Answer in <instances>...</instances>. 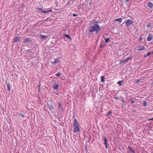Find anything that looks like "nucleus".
I'll use <instances>...</instances> for the list:
<instances>
[{
  "instance_id": "39448f33",
  "label": "nucleus",
  "mask_w": 153,
  "mask_h": 153,
  "mask_svg": "<svg viewBox=\"0 0 153 153\" xmlns=\"http://www.w3.org/2000/svg\"><path fill=\"white\" fill-rule=\"evenodd\" d=\"M144 48L145 47L144 46L139 45L135 49L137 51H140L144 49Z\"/></svg>"
},
{
  "instance_id": "6e6552de",
  "label": "nucleus",
  "mask_w": 153,
  "mask_h": 153,
  "mask_svg": "<svg viewBox=\"0 0 153 153\" xmlns=\"http://www.w3.org/2000/svg\"><path fill=\"white\" fill-rule=\"evenodd\" d=\"M59 108L62 111H64V110L63 108V104H62L60 103H58Z\"/></svg>"
},
{
  "instance_id": "6ab92c4d",
  "label": "nucleus",
  "mask_w": 153,
  "mask_h": 153,
  "mask_svg": "<svg viewBox=\"0 0 153 153\" xmlns=\"http://www.w3.org/2000/svg\"><path fill=\"white\" fill-rule=\"evenodd\" d=\"M59 61V58H57L56 59H55L53 62L55 64H56L58 63Z\"/></svg>"
},
{
  "instance_id": "0eeeda50",
  "label": "nucleus",
  "mask_w": 153,
  "mask_h": 153,
  "mask_svg": "<svg viewBox=\"0 0 153 153\" xmlns=\"http://www.w3.org/2000/svg\"><path fill=\"white\" fill-rule=\"evenodd\" d=\"M31 41V38H28L24 40L23 43H27Z\"/></svg>"
},
{
  "instance_id": "c85d7f7f",
  "label": "nucleus",
  "mask_w": 153,
  "mask_h": 153,
  "mask_svg": "<svg viewBox=\"0 0 153 153\" xmlns=\"http://www.w3.org/2000/svg\"><path fill=\"white\" fill-rule=\"evenodd\" d=\"M104 43H101L100 45V47L102 48L104 47Z\"/></svg>"
},
{
  "instance_id": "a211bd4d",
  "label": "nucleus",
  "mask_w": 153,
  "mask_h": 153,
  "mask_svg": "<svg viewBox=\"0 0 153 153\" xmlns=\"http://www.w3.org/2000/svg\"><path fill=\"white\" fill-rule=\"evenodd\" d=\"M6 83L7 84V87L8 88V91H10V84L9 83H7V82H6Z\"/></svg>"
},
{
  "instance_id": "20e7f679",
  "label": "nucleus",
  "mask_w": 153,
  "mask_h": 153,
  "mask_svg": "<svg viewBox=\"0 0 153 153\" xmlns=\"http://www.w3.org/2000/svg\"><path fill=\"white\" fill-rule=\"evenodd\" d=\"M36 9H37L40 12H42L43 14H45L48 12L51 11H52V10H44L42 8H39L38 7H37L36 8Z\"/></svg>"
},
{
  "instance_id": "e433bc0d",
  "label": "nucleus",
  "mask_w": 153,
  "mask_h": 153,
  "mask_svg": "<svg viewBox=\"0 0 153 153\" xmlns=\"http://www.w3.org/2000/svg\"><path fill=\"white\" fill-rule=\"evenodd\" d=\"M40 85H41V84H40V82L39 83V87H40Z\"/></svg>"
},
{
  "instance_id": "c756f323",
  "label": "nucleus",
  "mask_w": 153,
  "mask_h": 153,
  "mask_svg": "<svg viewBox=\"0 0 153 153\" xmlns=\"http://www.w3.org/2000/svg\"><path fill=\"white\" fill-rule=\"evenodd\" d=\"M130 100L131 101V103H134V100L132 99V98H131Z\"/></svg>"
},
{
  "instance_id": "ea45409f",
  "label": "nucleus",
  "mask_w": 153,
  "mask_h": 153,
  "mask_svg": "<svg viewBox=\"0 0 153 153\" xmlns=\"http://www.w3.org/2000/svg\"><path fill=\"white\" fill-rule=\"evenodd\" d=\"M70 2H68L67 3L68 4H69Z\"/></svg>"
},
{
  "instance_id": "4468645a",
  "label": "nucleus",
  "mask_w": 153,
  "mask_h": 153,
  "mask_svg": "<svg viewBox=\"0 0 153 153\" xmlns=\"http://www.w3.org/2000/svg\"><path fill=\"white\" fill-rule=\"evenodd\" d=\"M64 36H65L68 39H70V40L72 39L68 35L65 34Z\"/></svg>"
},
{
  "instance_id": "58836bf2",
  "label": "nucleus",
  "mask_w": 153,
  "mask_h": 153,
  "mask_svg": "<svg viewBox=\"0 0 153 153\" xmlns=\"http://www.w3.org/2000/svg\"><path fill=\"white\" fill-rule=\"evenodd\" d=\"M142 39V38H141L139 40L140 41H141Z\"/></svg>"
},
{
  "instance_id": "b1692460",
  "label": "nucleus",
  "mask_w": 153,
  "mask_h": 153,
  "mask_svg": "<svg viewBox=\"0 0 153 153\" xmlns=\"http://www.w3.org/2000/svg\"><path fill=\"white\" fill-rule=\"evenodd\" d=\"M143 106L146 107V101H143Z\"/></svg>"
},
{
  "instance_id": "5701e85b",
  "label": "nucleus",
  "mask_w": 153,
  "mask_h": 153,
  "mask_svg": "<svg viewBox=\"0 0 153 153\" xmlns=\"http://www.w3.org/2000/svg\"><path fill=\"white\" fill-rule=\"evenodd\" d=\"M123 80L119 81L117 82V84L118 85H121V84H122V83L123 82Z\"/></svg>"
},
{
  "instance_id": "aec40b11",
  "label": "nucleus",
  "mask_w": 153,
  "mask_h": 153,
  "mask_svg": "<svg viewBox=\"0 0 153 153\" xmlns=\"http://www.w3.org/2000/svg\"><path fill=\"white\" fill-rule=\"evenodd\" d=\"M103 138L104 139V144H107V140L106 137H103Z\"/></svg>"
},
{
  "instance_id": "f8f14e48",
  "label": "nucleus",
  "mask_w": 153,
  "mask_h": 153,
  "mask_svg": "<svg viewBox=\"0 0 153 153\" xmlns=\"http://www.w3.org/2000/svg\"><path fill=\"white\" fill-rule=\"evenodd\" d=\"M20 39H21L20 37H18V36L16 37L14 41L13 42H18L19 41Z\"/></svg>"
},
{
  "instance_id": "9d476101",
  "label": "nucleus",
  "mask_w": 153,
  "mask_h": 153,
  "mask_svg": "<svg viewBox=\"0 0 153 153\" xmlns=\"http://www.w3.org/2000/svg\"><path fill=\"white\" fill-rule=\"evenodd\" d=\"M59 87V85L58 84H54L52 85V88L55 90H57Z\"/></svg>"
},
{
  "instance_id": "a878e982",
  "label": "nucleus",
  "mask_w": 153,
  "mask_h": 153,
  "mask_svg": "<svg viewBox=\"0 0 153 153\" xmlns=\"http://www.w3.org/2000/svg\"><path fill=\"white\" fill-rule=\"evenodd\" d=\"M150 54V52H148L147 55H145V57H146L147 56H148Z\"/></svg>"
},
{
  "instance_id": "a19ab883",
  "label": "nucleus",
  "mask_w": 153,
  "mask_h": 153,
  "mask_svg": "<svg viewBox=\"0 0 153 153\" xmlns=\"http://www.w3.org/2000/svg\"><path fill=\"white\" fill-rule=\"evenodd\" d=\"M122 101H123V102H124V101L123 100H122Z\"/></svg>"
},
{
  "instance_id": "4c0bfd02",
  "label": "nucleus",
  "mask_w": 153,
  "mask_h": 153,
  "mask_svg": "<svg viewBox=\"0 0 153 153\" xmlns=\"http://www.w3.org/2000/svg\"><path fill=\"white\" fill-rule=\"evenodd\" d=\"M133 112H136V111H134H134H132Z\"/></svg>"
},
{
  "instance_id": "f03ea898",
  "label": "nucleus",
  "mask_w": 153,
  "mask_h": 153,
  "mask_svg": "<svg viewBox=\"0 0 153 153\" xmlns=\"http://www.w3.org/2000/svg\"><path fill=\"white\" fill-rule=\"evenodd\" d=\"M73 125L74 126V131L76 133L80 130L79 126V123L76 119H74L73 121Z\"/></svg>"
},
{
  "instance_id": "f257e3e1",
  "label": "nucleus",
  "mask_w": 153,
  "mask_h": 153,
  "mask_svg": "<svg viewBox=\"0 0 153 153\" xmlns=\"http://www.w3.org/2000/svg\"><path fill=\"white\" fill-rule=\"evenodd\" d=\"M100 29V27L97 24H94L92 26L90 27L86 31V34L87 36H89L93 34L95 31L97 33Z\"/></svg>"
},
{
  "instance_id": "4be33fe9",
  "label": "nucleus",
  "mask_w": 153,
  "mask_h": 153,
  "mask_svg": "<svg viewBox=\"0 0 153 153\" xmlns=\"http://www.w3.org/2000/svg\"><path fill=\"white\" fill-rule=\"evenodd\" d=\"M101 81L102 82H103L104 81V76H102L101 77Z\"/></svg>"
},
{
  "instance_id": "f704fd0d",
  "label": "nucleus",
  "mask_w": 153,
  "mask_h": 153,
  "mask_svg": "<svg viewBox=\"0 0 153 153\" xmlns=\"http://www.w3.org/2000/svg\"><path fill=\"white\" fill-rule=\"evenodd\" d=\"M151 120H153V118H150V119H149V121Z\"/></svg>"
},
{
  "instance_id": "7c9ffc66",
  "label": "nucleus",
  "mask_w": 153,
  "mask_h": 153,
  "mask_svg": "<svg viewBox=\"0 0 153 153\" xmlns=\"http://www.w3.org/2000/svg\"><path fill=\"white\" fill-rule=\"evenodd\" d=\"M140 80V79H138L135 82L136 83H138L139 82V81Z\"/></svg>"
},
{
  "instance_id": "bb28decb",
  "label": "nucleus",
  "mask_w": 153,
  "mask_h": 153,
  "mask_svg": "<svg viewBox=\"0 0 153 153\" xmlns=\"http://www.w3.org/2000/svg\"><path fill=\"white\" fill-rule=\"evenodd\" d=\"M111 113H112V111H110L106 114V115L107 116H108L110 115Z\"/></svg>"
},
{
  "instance_id": "1a4fd4ad",
  "label": "nucleus",
  "mask_w": 153,
  "mask_h": 153,
  "mask_svg": "<svg viewBox=\"0 0 153 153\" xmlns=\"http://www.w3.org/2000/svg\"><path fill=\"white\" fill-rule=\"evenodd\" d=\"M50 103H47V105L48 106V108L51 110H52L53 109V105L51 104H50Z\"/></svg>"
},
{
  "instance_id": "412c9836",
  "label": "nucleus",
  "mask_w": 153,
  "mask_h": 153,
  "mask_svg": "<svg viewBox=\"0 0 153 153\" xmlns=\"http://www.w3.org/2000/svg\"><path fill=\"white\" fill-rule=\"evenodd\" d=\"M104 39H105V42L106 43H107L110 40V38H104Z\"/></svg>"
},
{
  "instance_id": "393cba45",
  "label": "nucleus",
  "mask_w": 153,
  "mask_h": 153,
  "mask_svg": "<svg viewBox=\"0 0 153 153\" xmlns=\"http://www.w3.org/2000/svg\"><path fill=\"white\" fill-rule=\"evenodd\" d=\"M152 25L150 23H149L147 25L146 27L148 28H149L151 27Z\"/></svg>"
},
{
  "instance_id": "2f4dec72",
  "label": "nucleus",
  "mask_w": 153,
  "mask_h": 153,
  "mask_svg": "<svg viewBox=\"0 0 153 153\" xmlns=\"http://www.w3.org/2000/svg\"><path fill=\"white\" fill-rule=\"evenodd\" d=\"M73 17L77 16V15H76V14L74 13L73 14Z\"/></svg>"
},
{
  "instance_id": "423d86ee",
  "label": "nucleus",
  "mask_w": 153,
  "mask_h": 153,
  "mask_svg": "<svg viewBox=\"0 0 153 153\" xmlns=\"http://www.w3.org/2000/svg\"><path fill=\"white\" fill-rule=\"evenodd\" d=\"M132 59V58L131 57H129L126 59H123L121 61L122 63H125L127 62L129 60H130Z\"/></svg>"
},
{
  "instance_id": "cd10ccee",
  "label": "nucleus",
  "mask_w": 153,
  "mask_h": 153,
  "mask_svg": "<svg viewBox=\"0 0 153 153\" xmlns=\"http://www.w3.org/2000/svg\"><path fill=\"white\" fill-rule=\"evenodd\" d=\"M60 74H61V73H60L59 72H58L56 74H55V75L56 76H60Z\"/></svg>"
},
{
  "instance_id": "7ed1b4c3",
  "label": "nucleus",
  "mask_w": 153,
  "mask_h": 153,
  "mask_svg": "<svg viewBox=\"0 0 153 153\" xmlns=\"http://www.w3.org/2000/svg\"><path fill=\"white\" fill-rule=\"evenodd\" d=\"M125 23L127 27H129L133 24V22L131 20L128 19L125 22L123 23Z\"/></svg>"
},
{
  "instance_id": "c9c22d12",
  "label": "nucleus",
  "mask_w": 153,
  "mask_h": 153,
  "mask_svg": "<svg viewBox=\"0 0 153 153\" xmlns=\"http://www.w3.org/2000/svg\"><path fill=\"white\" fill-rule=\"evenodd\" d=\"M151 53L153 54V51H152L151 52Z\"/></svg>"
},
{
  "instance_id": "72a5a7b5",
  "label": "nucleus",
  "mask_w": 153,
  "mask_h": 153,
  "mask_svg": "<svg viewBox=\"0 0 153 153\" xmlns=\"http://www.w3.org/2000/svg\"><path fill=\"white\" fill-rule=\"evenodd\" d=\"M105 147L106 148H108V146H107V144H105Z\"/></svg>"
},
{
  "instance_id": "79ce46f5",
  "label": "nucleus",
  "mask_w": 153,
  "mask_h": 153,
  "mask_svg": "<svg viewBox=\"0 0 153 153\" xmlns=\"http://www.w3.org/2000/svg\"><path fill=\"white\" fill-rule=\"evenodd\" d=\"M116 98L117 99H119L118 97H116Z\"/></svg>"
},
{
  "instance_id": "dca6fc26",
  "label": "nucleus",
  "mask_w": 153,
  "mask_h": 153,
  "mask_svg": "<svg viewBox=\"0 0 153 153\" xmlns=\"http://www.w3.org/2000/svg\"><path fill=\"white\" fill-rule=\"evenodd\" d=\"M122 18H118V19H116L114 20V21H118L119 22H122Z\"/></svg>"
},
{
  "instance_id": "9b49d317",
  "label": "nucleus",
  "mask_w": 153,
  "mask_h": 153,
  "mask_svg": "<svg viewBox=\"0 0 153 153\" xmlns=\"http://www.w3.org/2000/svg\"><path fill=\"white\" fill-rule=\"evenodd\" d=\"M152 35L151 34L149 35L148 36L147 38V40L148 41H150L152 39Z\"/></svg>"
},
{
  "instance_id": "ddd939ff",
  "label": "nucleus",
  "mask_w": 153,
  "mask_h": 153,
  "mask_svg": "<svg viewBox=\"0 0 153 153\" xmlns=\"http://www.w3.org/2000/svg\"><path fill=\"white\" fill-rule=\"evenodd\" d=\"M40 37L42 39H45L46 38H48V36H44L42 35H40Z\"/></svg>"
},
{
  "instance_id": "473e14b6",
  "label": "nucleus",
  "mask_w": 153,
  "mask_h": 153,
  "mask_svg": "<svg viewBox=\"0 0 153 153\" xmlns=\"http://www.w3.org/2000/svg\"><path fill=\"white\" fill-rule=\"evenodd\" d=\"M19 115L22 116L23 117H24V115L22 114H19Z\"/></svg>"
},
{
  "instance_id": "f3484780",
  "label": "nucleus",
  "mask_w": 153,
  "mask_h": 153,
  "mask_svg": "<svg viewBox=\"0 0 153 153\" xmlns=\"http://www.w3.org/2000/svg\"><path fill=\"white\" fill-rule=\"evenodd\" d=\"M128 148L132 153H135V151L130 147L129 146Z\"/></svg>"
},
{
  "instance_id": "2eb2a0df",
  "label": "nucleus",
  "mask_w": 153,
  "mask_h": 153,
  "mask_svg": "<svg viewBox=\"0 0 153 153\" xmlns=\"http://www.w3.org/2000/svg\"><path fill=\"white\" fill-rule=\"evenodd\" d=\"M148 6L150 8H152L153 6V4L150 2H149L148 3Z\"/></svg>"
}]
</instances>
